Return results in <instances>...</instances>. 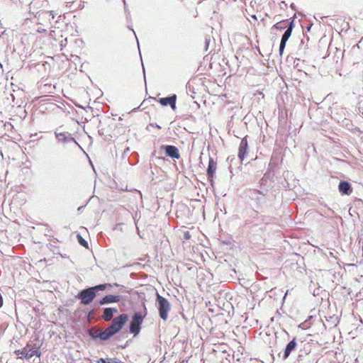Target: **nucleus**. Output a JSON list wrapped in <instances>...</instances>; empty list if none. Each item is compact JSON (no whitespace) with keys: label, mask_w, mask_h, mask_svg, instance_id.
Returning <instances> with one entry per match:
<instances>
[{"label":"nucleus","mask_w":363,"mask_h":363,"mask_svg":"<svg viewBox=\"0 0 363 363\" xmlns=\"http://www.w3.org/2000/svg\"><path fill=\"white\" fill-rule=\"evenodd\" d=\"M118 312L116 308L107 307L103 308L101 319L106 322L111 321V324L104 330H100L99 332L95 327H91L88 330L89 336L93 340L99 339L101 341L105 342L118 333L128 322V315L121 313L113 318L114 315Z\"/></svg>","instance_id":"1"},{"label":"nucleus","mask_w":363,"mask_h":363,"mask_svg":"<svg viewBox=\"0 0 363 363\" xmlns=\"http://www.w3.org/2000/svg\"><path fill=\"white\" fill-rule=\"evenodd\" d=\"M143 313L135 312L133 313L129 323V332L133 334L134 336H136L140 333L143 320L147 315V310L145 302L143 303Z\"/></svg>","instance_id":"2"},{"label":"nucleus","mask_w":363,"mask_h":363,"mask_svg":"<svg viewBox=\"0 0 363 363\" xmlns=\"http://www.w3.org/2000/svg\"><path fill=\"white\" fill-rule=\"evenodd\" d=\"M250 199L255 201V208L257 210H262L267 206L269 198L267 194L258 191L257 189L250 190L248 194Z\"/></svg>","instance_id":"3"},{"label":"nucleus","mask_w":363,"mask_h":363,"mask_svg":"<svg viewBox=\"0 0 363 363\" xmlns=\"http://www.w3.org/2000/svg\"><path fill=\"white\" fill-rule=\"evenodd\" d=\"M156 295V305L159 312V315L163 320H167L168 318V313L171 308L170 303L167 298L160 296L157 292Z\"/></svg>","instance_id":"4"},{"label":"nucleus","mask_w":363,"mask_h":363,"mask_svg":"<svg viewBox=\"0 0 363 363\" xmlns=\"http://www.w3.org/2000/svg\"><path fill=\"white\" fill-rule=\"evenodd\" d=\"M96 297V295L91 286L81 290L76 296V298L80 301V303L84 306L90 304Z\"/></svg>","instance_id":"5"},{"label":"nucleus","mask_w":363,"mask_h":363,"mask_svg":"<svg viewBox=\"0 0 363 363\" xmlns=\"http://www.w3.org/2000/svg\"><path fill=\"white\" fill-rule=\"evenodd\" d=\"M290 20H291V21H289V23L287 26V28L285 30L284 34L282 35L281 42L279 44V55L281 56L282 55V54L284 52L286 43H287L288 40L289 39V38L291 37L292 30L295 26L294 18H291Z\"/></svg>","instance_id":"6"},{"label":"nucleus","mask_w":363,"mask_h":363,"mask_svg":"<svg viewBox=\"0 0 363 363\" xmlns=\"http://www.w3.org/2000/svg\"><path fill=\"white\" fill-rule=\"evenodd\" d=\"M55 136L59 143L65 145L70 143H72L74 144V145L78 146L79 147V144L77 142V140L74 139V137H72V135L69 132H55Z\"/></svg>","instance_id":"7"},{"label":"nucleus","mask_w":363,"mask_h":363,"mask_svg":"<svg viewBox=\"0 0 363 363\" xmlns=\"http://www.w3.org/2000/svg\"><path fill=\"white\" fill-rule=\"evenodd\" d=\"M15 353L17 355H21V358H26V359H29L32 358L33 356L40 357V352H39L37 347H33L31 349H28L26 347L23 348L22 350H18L15 351Z\"/></svg>","instance_id":"8"},{"label":"nucleus","mask_w":363,"mask_h":363,"mask_svg":"<svg viewBox=\"0 0 363 363\" xmlns=\"http://www.w3.org/2000/svg\"><path fill=\"white\" fill-rule=\"evenodd\" d=\"M161 149L164 151L165 155L172 159H179L180 154L179 149L172 145H163L161 146Z\"/></svg>","instance_id":"9"},{"label":"nucleus","mask_w":363,"mask_h":363,"mask_svg":"<svg viewBox=\"0 0 363 363\" xmlns=\"http://www.w3.org/2000/svg\"><path fill=\"white\" fill-rule=\"evenodd\" d=\"M122 298L120 295L108 294L103 296L98 301L100 306L108 305L114 303H119Z\"/></svg>","instance_id":"10"},{"label":"nucleus","mask_w":363,"mask_h":363,"mask_svg":"<svg viewBox=\"0 0 363 363\" xmlns=\"http://www.w3.org/2000/svg\"><path fill=\"white\" fill-rule=\"evenodd\" d=\"M177 98L176 94H172L167 97L160 98L158 101L162 106H169L173 111H175L177 108Z\"/></svg>","instance_id":"11"},{"label":"nucleus","mask_w":363,"mask_h":363,"mask_svg":"<svg viewBox=\"0 0 363 363\" xmlns=\"http://www.w3.org/2000/svg\"><path fill=\"white\" fill-rule=\"evenodd\" d=\"M248 153V143H247V135L245 136L240 143V146L238 148V158L242 163L245 157Z\"/></svg>","instance_id":"12"},{"label":"nucleus","mask_w":363,"mask_h":363,"mask_svg":"<svg viewBox=\"0 0 363 363\" xmlns=\"http://www.w3.org/2000/svg\"><path fill=\"white\" fill-rule=\"evenodd\" d=\"M297 347V342L296 337H294L285 347L282 354V359L286 360L291 353L296 350Z\"/></svg>","instance_id":"13"},{"label":"nucleus","mask_w":363,"mask_h":363,"mask_svg":"<svg viewBox=\"0 0 363 363\" xmlns=\"http://www.w3.org/2000/svg\"><path fill=\"white\" fill-rule=\"evenodd\" d=\"M216 162L213 160V158L210 157L208 161V165L206 170V174L208 177V180L213 183V177L215 176L216 170Z\"/></svg>","instance_id":"14"},{"label":"nucleus","mask_w":363,"mask_h":363,"mask_svg":"<svg viewBox=\"0 0 363 363\" xmlns=\"http://www.w3.org/2000/svg\"><path fill=\"white\" fill-rule=\"evenodd\" d=\"M338 190L342 195H350L352 192V187L347 181H340L338 185Z\"/></svg>","instance_id":"15"},{"label":"nucleus","mask_w":363,"mask_h":363,"mask_svg":"<svg viewBox=\"0 0 363 363\" xmlns=\"http://www.w3.org/2000/svg\"><path fill=\"white\" fill-rule=\"evenodd\" d=\"M57 15V13L54 11H38L35 15V18H38V20L41 18H48L49 21H50V16H52V18L54 19L55 17Z\"/></svg>","instance_id":"16"},{"label":"nucleus","mask_w":363,"mask_h":363,"mask_svg":"<svg viewBox=\"0 0 363 363\" xmlns=\"http://www.w3.org/2000/svg\"><path fill=\"white\" fill-rule=\"evenodd\" d=\"M289 21L288 20H283V21H281L279 22H277V23H275L272 27V30H284V29H286L287 28V26L289 24Z\"/></svg>","instance_id":"17"},{"label":"nucleus","mask_w":363,"mask_h":363,"mask_svg":"<svg viewBox=\"0 0 363 363\" xmlns=\"http://www.w3.org/2000/svg\"><path fill=\"white\" fill-rule=\"evenodd\" d=\"M108 286H112L111 284H100L94 286H91V289H93L96 295L97 296V293L100 291H104L107 289Z\"/></svg>","instance_id":"18"},{"label":"nucleus","mask_w":363,"mask_h":363,"mask_svg":"<svg viewBox=\"0 0 363 363\" xmlns=\"http://www.w3.org/2000/svg\"><path fill=\"white\" fill-rule=\"evenodd\" d=\"M294 363H310L309 357L307 354H298L296 362Z\"/></svg>","instance_id":"19"},{"label":"nucleus","mask_w":363,"mask_h":363,"mask_svg":"<svg viewBox=\"0 0 363 363\" xmlns=\"http://www.w3.org/2000/svg\"><path fill=\"white\" fill-rule=\"evenodd\" d=\"M77 241L80 245H82L86 248H89L88 242L86 240H85L80 234H77Z\"/></svg>","instance_id":"20"},{"label":"nucleus","mask_w":363,"mask_h":363,"mask_svg":"<svg viewBox=\"0 0 363 363\" xmlns=\"http://www.w3.org/2000/svg\"><path fill=\"white\" fill-rule=\"evenodd\" d=\"M107 363H124L118 358L107 359Z\"/></svg>","instance_id":"21"},{"label":"nucleus","mask_w":363,"mask_h":363,"mask_svg":"<svg viewBox=\"0 0 363 363\" xmlns=\"http://www.w3.org/2000/svg\"><path fill=\"white\" fill-rule=\"evenodd\" d=\"M97 363H107V359L100 358L97 360Z\"/></svg>","instance_id":"22"},{"label":"nucleus","mask_w":363,"mask_h":363,"mask_svg":"<svg viewBox=\"0 0 363 363\" xmlns=\"http://www.w3.org/2000/svg\"><path fill=\"white\" fill-rule=\"evenodd\" d=\"M113 286H116V287H119L121 289H125V286L123 285H121V284H119L118 283H114L113 284Z\"/></svg>","instance_id":"23"},{"label":"nucleus","mask_w":363,"mask_h":363,"mask_svg":"<svg viewBox=\"0 0 363 363\" xmlns=\"http://www.w3.org/2000/svg\"><path fill=\"white\" fill-rule=\"evenodd\" d=\"M191 238L189 232L186 231L184 233V238L189 239Z\"/></svg>","instance_id":"24"},{"label":"nucleus","mask_w":363,"mask_h":363,"mask_svg":"<svg viewBox=\"0 0 363 363\" xmlns=\"http://www.w3.org/2000/svg\"><path fill=\"white\" fill-rule=\"evenodd\" d=\"M37 31H38V33H45V32H46V29H45V28H38L37 29Z\"/></svg>","instance_id":"25"},{"label":"nucleus","mask_w":363,"mask_h":363,"mask_svg":"<svg viewBox=\"0 0 363 363\" xmlns=\"http://www.w3.org/2000/svg\"><path fill=\"white\" fill-rule=\"evenodd\" d=\"M130 151V148L128 147H126L124 151H123V157H124L125 155Z\"/></svg>","instance_id":"26"},{"label":"nucleus","mask_w":363,"mask_h":363,"mask_svg":"<svg viewBox=\"0 0 363 363\" xmlns=\"http://www.w3.org/2000/svg\"><path fill=\"white\" fill-rule=\"evenodd\" d=\"M209 41H210V40H209V39H208L207 38H206V39H205V43H206V50H207V49H208V44H209Z\"/></svg>","instance_id":"27"},{"label":"nucleus","mask_w":363,"mask_h":363,"mask_svg":"<svg viewBox=\"0 0 363 363\" xmlns=\"http://www.w3.org/2000/svg\"><path fill=\"white\" fill-rule=\"evenodd\" d=\"M150 125L153 126V127H156L158 129L161 128V126L160 125H158L157 123H150Z\"/></svg>","instance_id":"28"},{"label":"nucleus","mask_w":363,"mask_h":363,"mask_svg":"<svg viewBox=\"0 0 363 363\" xmlns=\"http://www.w3.org/2000/svg\"><path fill=\"white\" fill-rule=\"evenodd\" d=\"M3 306V298L1 294H0V308H1Z\"/></svg>","instance_id":"29"},{"label":"nucleus","mask_w":363,"mask_h":363,"mask_svg":"<svg viewBox=\"0 0 363 363\" xmlns=\"http://www.w3.org/2000/svg\"><path fill=\"white\" fill-rule=\"evenodd\" d=\"M291 8L293 10L296 11V6L294 5V3H292V4H291Z\"/></svg>","instance_id":"30"},{"label":"nucleus","mask_w":363,"mask_h":363,"mask_svg":"<svg viewBox=\"0 0 363 363\" xmlns=\"http://www.w3.org/2000/svg\"><path fill=\"white\" fill-rule=\"evenodd\" d=\"M46 19H47V18H41V19L38 20V19L37 18V20H38V23H39V24H42L41 21H43L44 20H46Z\"/></svg>","instance_id":"31"},{"label":"nucleus","mask_w":363,"mask_h":363,"mask_svg":"<svg viewBox=\"0 0 363 363\" xmlns=\"http://www.w3.org/2000/svg\"><path fill=\"white\" fill-rule=\"evenodd\" d=\"M99 134L100 135H104L103 130H99Z\"/></svg>","instance_id":"32"},{"label":"nucleus","mask_w":363,"mask_h":363,"mask_svg":"<svg viewBox=\"0 0 363 363\" xmlns=\"http://www.w3.org/2000/svg\"><path fill=\"white\" fill-rule=\"evenodd\" d=\"M89 314H90V315L94 314V310L91 311L89 312Z\"/></svg>","instance_id":"33"},{"label":"nucleus","mask_w":363,"mask_h":363,"mask_svg":"<svg viewBox=\"0 0 363 363\" xmlns=\"http://www.w3.org/2000/svg\"><path fill=\"white\" fill-rule=\"evenodd\" d=\"M82 208H84V206H79V207L78 208V211L82 210Z\"/></svg>","instance_id":"34"},{"label":"nucleus","mask_w":363,"mask_h":363,"mask_svg":"<svg viewBox=\"0 0 363 363\" xmlns=\"http://www.w3.org/2000/svg\"><path fill=\"white\" fill-rule=\"evenodd\" d=\"M152 156H155V151L152 153Z\"/></svg>","instance_id":"35"},{"label":"nucleus","mask_w":363,"mask_h":363,"mask_svg":"<svg viewBox=\"0 0 363 363\" xmlns=\"http://www.w3.org/2000/svg\"><path fill=\"white\" fill-rule=\"evenodd\" d=\"M131 30H133V34L135 35V32L133 30V28H131Z\"/></svg>","instance_id":"36"},{"label":"nucleus","mask_w":363,"mask_h":363,"mask_svg":"<svg viewBox=\"0 0 363 363\" xmlns=\"http://www.w3.org/2000/svg\"><path fill=\"white\" fill-rule=\"evenodd\" d=\"M143 72H145V67H143Z\"/></svg>","instance_id":"37"}]
</instances>
